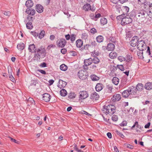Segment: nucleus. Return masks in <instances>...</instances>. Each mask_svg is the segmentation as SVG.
<instances>
[{"label": "nucleus", "mask_w": 152, "mask_h": 152, "mask_svg": "<svg viewBox=\"0 0 152 152\" xmlns=\"http://www.w3.org/2000/svg\"><path fill=\"white\" fill-rule=\"evenodd\" d=\"M148 15V13L147 11L144 10H141L136 17L137 20L140 23L144 22Z\"/></svg>", "instance_id": "obj_1"}, {"label": "nucleus", "mask_w": 152, "mask_h": 152, "mask_svg": "<svg viewBox=\"0 0 152 152\" xmlns=\"http://www.w3.org/2000/svg\"><path fill=\"white\" fill-rule=\"evenodd\" d=\"M115 107L114 105H109L107 106H104L102 110L103 113L106 115L109 114L111 115L115 112Z\"/></svg>", "instance_id": "obj_2"}, {"label": "nucleus", "mask_w": 152, "mask_h": 152, "mask_svg": "<svg viewBox=\"0 0 152 152\" xmlns=\"http://www.w3.org/2000/svg\"><path fill=\"white\" fill-rule=\"evenodd\" d=\"M147 46L144 41L141 40L139 41L137 45V48L140 51L145 50Z\"/></svg>", "instance_id": "obj_3"}, {"label": "nucleus", "mask_w": 152, "mask_h": 152, "mask_svg": "<svg viewBox=\"0 0 152 152\" xmlns=\"http://www.w3.org/2000/svg\"><path fill=\"white\" fill-rule=\"evenodd\" d=\"M46 51V50L44 48L40 47L35 51V56H37L38 58L40 59L41 55L43 53H45Z\"/></svg>", "instance_id": "obj_4"}, {"label": "nucleus", "mask_w": 152, "mask_h": 152, "mask_svg": "<svg viewBox=\"0 0 152 152\" xmlns=\"http://www.w3.org/2000/svg\"><path fill=\"white\" fill-rule=\"evenodd\" d=\"M131 18L129 17H125L122 19L121 22V24L122 25H125L131 23L132 22Z\"/></svg>", "instance_id": "obj_5"}, {"label": "nucleus", "mask_w": 152, "mask_h": 152, "mask_svg": "<svg viewBox=\"0 0 152 152\" xmlns=\"http://www.w3.org/2000/svg\"><path fill=\"white\" fill-rule=\"evenodd\" d=\"M66 43V40L64 39H61L58 40L56 44L58 46L61 48H63L65 45Z\"/></svg>", "instance_id": "obj_6"}, {"label": "nucleus", "mask_w": 152, "mask_h": 152, "mask_svg": "<svg viewBox=\"0 0 152 152\" xmlns=\"http://www.w3.org/2000/svg\"><path fill=\"white\" fill-rule=\"evenodd\" d=\"M138 37L136 36L134 37L131 41V45L132 47H134L137 45L139 42Z\"/></svg>", "instance_id": "obj_7"}, {"label": "nucleus", "mask_w": 152, "mask_h": 152, "mask_svg": "<svg viewBox=\"0 0 152 152\" xmlns=\"http://www.w3.org/2000/svg\"><path fill=\"white\" fill-rule=\"evenodd\" d=\"M79 96L80 99H84L87 98L88 96V94L87 92L86 91H81L79 93Z\"/></svg>", "instance_id": "obj_8"}, {"label": "nucleus", "mask_w": 152, "mask_h": 152, "mask_svg": "<svg viewBox=\"0 0 152 152\" xmlns=\"http://www.w3.org/2000/svg\"><path fill=\"white\" fill-rule=\"evenodd\" d=\"M91 58L85 59L84 60V65H83L84 69H87V66L90 65L92 63Z\"/></svg>", "instance_id": "obj_9"}, {"label": "nucleus", "mask_w": 152, "mask_h": 152, "mask_svg": "<svg viewBox=\"0 0 152 152\" xmlns=\"http://www.w3.org/2000/svg\"><path fill=\"white\" fill-rule=\"evenodd\" d=\"M51 97V96L48 94L45 93L43 94L42 99L45 102H48L50 101Z\"/></svg>", "instance_id": "obj_10"}, {"label": "nucleus", "mask_w": 152, "mask_h": 152, "mask_svg": "<svg viewBox=\"0 0 152 152\" xmlns=\"http://www.w3.org/2000/svg\"><path fill=\"white\" fill-rule=\"evenodd\" d=\"M121 99V95L118 94H115L112 98V100L114 102L120 100Z\"/></svg>", "instance_id": "obj_11"}, {"label": "nucleus", "mask_w": 152, "mask_h": 152, "mask_svg": "<svg viewBox=\"0 0 152 152\" xmlns=\"http://www.w3.org/2000/svg\"><path fill=\"white\" fill-rule=\"evenodd\" d=\"M35 48L36 47L35 45L34 44H33L29 45L28 50L29 52L34 53L35 52V51L37 50Z\"/></svg>", "instance_id": "obj_12"}, {"label": "nucleus", "mask_w": 152, "mask_h": 152, "mask_svg": "<svg viewBox=\"0 0 152 152\" xmlns=\"http://www.w3.org/2000/svg\"><path fill=\"white\" fill-rule=\"evenodd\" d=\"M84 71L83 70H80L78 72V75L80 79L83 80L85 79L86 76L84 75Z\"/></svg>", "instance_id": "obj_13"}, {"label": "nucleus", "mask_w": 152, "mask_h": 152, "mask_svg": "<svg viewBox=\"0 0 152 152\" xmlns=\"http://www.w3.org/2000/svg\"><path fill=\"white\" fill-rule=\"evenodd\" d=\"M26 12L27 14L31 15H34L36 12L35 11L34 9L32 8L30 9L29 8H28L26 9Z\"/></svg>", "instance_id": "obj_14"}, {"label": "nucleus", "mask_w": 152, "mask_h": 152, "mask_svg": "<svg viewBox=\"0 0 152 152\" xmlns=\"http://www.w3.org/2000/svg\"><path fill=\"white\" fill-rule=\"evenodd\" d=\"M66 83L65 82L61 80H59L58 87L60 88H64L66 86Z\"/></svg>", "instance_id": "obj_15"}, {"label": "nucleus", "mask_w": 152, "mask_h": 152, "mask_svg": "<svg viewBox=\"0 0 152 152\" xmlns=\"http://www.w3.org/2000/svg\"><path fill=\"white\" fill-rule=\"evenodd\" d=\"M99 97V94L96 92H94L91 95L90 98L93 100H98Z\"/></svg>", "instance_id": "obj_16"}, {"label": "nucleus", "mask_w": 152, "mask_h": 152, "mask_svg": "<svg viewBox=\"0 0 152 152\" xmlns=\"http://www.w3.org/2000/svg\"><path fill=\"white\" fill-rule=\"evenodd\" d=\"M43 7L41 5L37 4L36 6V10L39 13H41L43 10Z\"/></svg>", "instance_id": "obj_17"}, {"label": "nucleus", "mask_w": 152, "mask_h": 152, "mask_svg": "<svg viewBox=\"0 0 152 152\" xmlns=\"http://www.w3.org/2000/svg\"><path fill=\"white\" fill-rule=\"evenodd\" d=\"M103 88V85L100 83H97L95 87V89L97 91H99L101 90Z\"/></svg>", "instance_id": "obj_18"}, {"label": "nucleus", "mask_w": 152, "mask_h": 152, "mask_svg": "<svg viewBox=\"0 0 152 152\" xmlns=\"http://www.w3.org/2000/svg\"><path fill=\"white\" fill-rule=\"evenodd\" d=\"M115 48V45L112 43H109L108 44L107 49L109 51L113 50Z\"/></svg>", "instance_id": "obj_19"}, {"label": "nucleus", "mask_w": 152, "mask_h": 152, "mask_svg": "<svg viewBox=\"0 0 152 152\" xmlns=\"http://www.w3.org/2000/svg\"><path fill=\"white\" fill-rule=\"evenodd\" d=\"M33 2L31 0L27 1L26 3V5L28 8H30L33 6Z\"/></svg>", "instance_id": "obj_20"}, {"label": "nucleus", "mask_w": 152, "mask_h": 152, "mask_svg": "<svg viewBox=\"0 0 152 152\" xmlns=\"http://www.w3.org/2000/svg\"><path fill=\"white\" fill-rule=\"evenodd\" d=\"M130 91L128 89L124 91L122 93V95L124 97H128L129 95L130 94L129 92Z\"/></svg>", "instance_id": "obj_21"}, {"label": "nucleus", "mask_w": 152, "mask_h": 152, "mask_svg": "<svg viewBox=\"0 0 152 152\" xmlns=\"http://www.w3.org/2000/svg\"><path fill=\"white\" fill-rule=\"evenodd\" d=\"M76 46L78 48H80L83 44V42L80 39L77 40L76 42Z\"/></svg>", "instance_id": "obj_22"}, {"label": "nucleus", "mask_w": 152, "mask_h": 152, "mask_svg": "<svg viewBox=\"0 0 152 152\" xmlns=\"http://www.w3.org/2000/svg\"><path fill=\"white\" fill-rule=\"evenodd\" d=\"M145 88L148 90H150L152 88V84L151 83H147L145 86Z\"/></svg>", "instance_id": "obj_23"}, {"label": "nucleus", "mask_w": 152, "mask_h": 152, "mask_svg": "<svg viewBox=\"0 0 152 152\" xmlns=\"http://www.w3.org/2000/svg\"><path fill=\"white\" fill-rule=\"evenodd\" d=\"M122 10L123 12V14L124 15L127 14L129 10V8L127 6H124L122 7Z\"/></svg>", "instance_id": "obj_24"}, {"label": "nucleus", "mask_w": 152, "mask_h": 152, "mask_svg": "<svg viewBox=\"0 0 152 152\" xmlns=\"http://www.w3.org/2000/svg\"><path fill=\"white\" fill-rule=\"evenodd\" d=\"M117 56V53L113 52H111L109 54L110 57L111 59H114L116 58Z\"/></svg>", "instance_id": "obj_25"}, {"label": "nucleus", "mask_w": 152, "mask_h": 152, "mask_svg": "<svg viewBox=\"0 0 152 152\" xmlns=\"http://www.w3.org/2000/svg\"><path fill=\"white\" fill-rule=\"evenodd\" d=\"M143 88V86L142 84L140 83L138 84L135 88L137 91H141L142 90Z\"/></svg>", "instance_id": "obj_26"}, {"label": "nucleus", "mask_w": 152, "mask_h": 152, "mask_svg": "<svg viewBox=\"0 0 152 152\" xmlns=\"http://www.w3.org/2000/svg\"><path fill=\"white\" fill-rule=\"evenodd\" d=\"M96 41L99 43H101L104 40V37L101 35H99L96 38Z\"/></svg>", "instance_id": "obj_27"}, {"label": "nucleus", "mask_w": 152, "mask_h": 152, "mask_svg": "<svg viewBox=\"0 0 152 152\" xmlns=\"http://www.w3.org/2000/svg\"><path fill=\"white\" fill-rule=\"evenodd\" d=\"M25 48V45L24 43H20L18 44L17 46V48L18 49L20 50H23Z\"/></svg>", "instance_id": "obj_28"}, {"label": "nucleus", "mask_w": 152, "mask_h": 152, "mask_svg": "<svg viewBox=\"0 0 152 152\" xmlns=\"http://www.w3.org/2000/svg\"><path fill=\"white\" fill-rule=\"evenodd\" d=\"M113 83L115 85H117L119 82V79L117 77H114L112 80Z\"/></svg>", "instance_id": "obj_29"}, {"label": "nucleus", "mask_w": 152, "mask_h": 152, "mask_svg": "<svg viewBox=\"0 0 152 152\" xmlns=\"http://www.w3.org/2000/svg\"><path fill=\"white\" fill-rule=\"evenodd\" d=\"M143 51H140L139 50V51L137 52V55L138 56L139 58L142 59L144 58V57L143 56Z\"/></svg>", "instance_id": "obj_30"}, {"label": "nucleus", "mask_w": 152, "mask_h": 152, "mask_svg": "<svg viewBox=\"0 0 152 152\" xmlns=\"http://www.w3.org/2000/svg\"><path fill=\"white\" fill-rule=\"evenodd\" d=\"M129 90L130 91L129 93L130 94H135L136 93V88L134 87H133L132 88H129Z\"/></svg>", "instance_id": "obj_31"}, {"label": "nucleus", "mask_w": 152, "mask_h": 152, "mask_svg": "<svg viewBox=\"0 0 152 152\" xmlns=\"http://www.w3.org/2000/svg\"><path fill=\"white\" fill-rule=\"evenodd\" d=\"M26 27L27 28L31 29L33 28L32 23L31 22H28L26 24Z\"/></svg>", "instance_id": "obj_32"}, {"label": "nucleus", "mask_w": 152, "mask_h": 152, "mask_svg": "<svg viewBox=\"0 0 152 152\" xmlns=\"http://www.w3.org/2000/svg\"><path fill=\"white\" fill-rule=\"evenodd\" d=\"M91 5L90 4L87 3L83 6V9L86 10H88L91 9Z\"/></svg>", "instance_id": "obj_33"}, {"label": "nucleus", "mask_w": 152, "mask_h": 152, "mask_svg": "<svg viewBox=\"0 0 152 152\" xmlns=\"http://www.w3.org/2000/svg\"><path fill=\"white\" fill-rule=\"evenodd\" d=\"M60 93L61 96H64L67 95V92L65 89H62L60 91Z\"/></svg>", "instance_id": "obj_34"}, {"label": "nucleus", "mask_w": 152, "mask_h": 152, "mask_svg": "<svg viewBox=\"0 0 152 152\" xmlns=\"http://www.w3.org/2000/svg\"><path fill=\"white\" fill-rule=\"evenodd\" d=\"M91 60L92 63H94L95 64H97L100 61V60L97 57H94L93 58H91Z\"/></svg>", "instance_id": "obj_35"}, {"label": "nucleus", "mask_w": 152, "mask_h": 152, "mask_svg": "<svg viewBox=\"0 0 152 152\" xmlns=\"http://www.w3.org/2000/svg\"><path fill=\"white\" fill-rule=\"evenodd\" d=\"M76 96V94L74 92H71L68 95V97L70 99H73L75 98Z\"/></svg>", "instance_id": "obj_36"}, {"label": "nucleus", "mask_w": 152, "mask_h": 152, "mask_svg": "<svg viewBox=\"0 0 152 152\" xmlns=\"http://www.w3.org/2000/svg\"><path fill=\"white\" fill-rule=\"evenodd\" d=\"M101 23L102 25L106 24L107 23V19L104 18H102L100 19Z\"/></svg>", "instance_id": "obj_37"}, {"label": "nucleus", "mask_w": 152, "mask_h": 152, "mask_svg": "<svg viewBox=\"0 0 152 152\" xmlns=\"http://www.w3.org/2000/svg\"><path fill=\"white\" fill-rule=\"evenodd\" d=\"M60 69L63 71H65L67 69V66L65 64H63L60 66Z\"/></svg>", "instance_id": "obj_38"}, {"label": "nucleus", "mask_w": 152, "mask_h": 152, "mask_svg": "<svg viewBox=\"0 0 152 152\" xmlns=\"http://www.w3.org/2000/svg\"><path fill=\"white\" fill-rule=\"evenodd\" d=\"M27 102L28 104H33L34 105L35 104V102L34 100L31 97L29 98Z\"/></svg>", "instance_id": "obj_39"}, {"label": "nucleus", "mask_w": 152, "mask_h": 152, "mask_svg": "<svg viewBox=\"0 0 152 152\" xmlns=\"http://www.w3.org/2000/svg\"><path fill=\"white\" fill-rule=\"evenodd\" d=\"M91 77L92 80L94 81L98 80L99 79V78L95 75H91Z\"/></svg>", "instance_id": "obj_40"}, {"label": "nucleus", "mask_w": 152, "mask_h": 152, "mask_svg": "<svg viewBox=\"0 0 152 152\" xmlns=\"http://www.w3.org/2000/svg\"><path fill=\"white\" fill-rule=\"evenodd\" d=\"M45 35V32L43 31H41L39 36V38L40 39L42 38Z\"/></svg>", "instance_id": "obj_41"}, {"label": "nucleus", "mask_w": 152, "mask_h": 152, "mask_svg": "<svg viewBox=\"0 0 152 152\" xmlns=\"http://www.w3.org/2000/svg\"><path fill=\"white\" fill-rule=\"evenodd\" d=\"M91 46V45L88 44H87L85 45L83 47H82L81 48L82 50H88L89 48Z\"/></svg>", "instance_id": "obj_42"}, {"label": "nucleus", "mask_w": 152, "mask_h": 152, "mask_svg": "<svg viewBox=\"0 0 152 152\" xmlns=\"http://www.w3.org/2000/svg\"><path fill=\"white\" fill-rule=\"evenodd\" d=\"M76 37V35L75 34H72L70 35V40L72 42H73L75 39V38Z\"/></svg>", "instance_id": "obj_43"}, {"label": "nucleus", "mask_w": 152, "mask_h": 152, "mask_svg": "<svg viewBox=\"0 0 152 152\" xmlns=\"http://www.w3.org/2000/svg\"><path fill=\"white\" fill-rule=\"evenodd\" d=\"M126 61H130L132 60V58L131 55H127L126 57Z\"/></svg>", "instance_id": "obj_44"}, {"label": "nucleus", "mask_w": 152, "mask_h": 152, "mask_svg": "<svg viewBox=\"0 0 152 152\" xmlns=\"http://www.w3.org/2000/svg\"><path fill=\"white\" fill-rule=\"evenodd\" d=\"M135 126H136L137 127L139 128H141V127L139 125L137 121L135 122L134 124L132 126L131 129H133L135 127Z\"/></svg>", "instance_id": "obj_45"}, {"label": "nucleus", "mask_w": 152, "mask_h": 152, "mask_svg": "<svg viewBox=\"0 0 152 152\" xmlns=\"http://www.w3.org/2000/svg\"><path fill=\"white\" fill-rule=\"evenodd\" d=\"M2 13L4 15L7 16H9L11 14L10 12L9 11L6 12L5 11H3Z\"/></svg>", "instance_id": "obj_46"}, {"label": "nucleus", "mask_w": 152, "mask_h": 152, "mask_svg": "<svg viewBox=\"0 0 152 152\" xmlns=\"http://www.w3.org/2000/svg\"><path fill=\"white\" fill-rule=\"evenodd\" d=\"M117 67L122 71H123L124 70V68L123 66L122 65H118Z\"/></svg>", "instance_id": "obj_47"}, {"label": "nucleus", "mask_w": 152, "mask_h": 152, "mask_svg": "<svg viewBox=\"0 0 152 152\" xmlns=\"http://www.w3.org/2000/svg\"><path fill=\"white\" fill-rule=\"evenodd\" d=\"M112 120L114 121H116L118 120V117L116 115H113L112 117Z\"/></svg>", "instance_id": "obj_48"}, {"label": "nucleus", "mask_w": 152, "mask_h": 152, "mask_svg": "<svg viewBox=\"0 0 152 152\" xmlns=\"http://www.w3.org/2000/svg\"><path fill=\"white\" fill-rule=\"evenodd\" d=\"M90 31L91 33L94 34L97 32V31L96 29L94 28H93L91 29Z\"/></svg>", "instance_id": "obj_49"}, {"label": "nucleus", "mask_w": 152, "mask_h": 152, "mask_svg": "<svg viewBox=\"0 0 152 152\" xmlns=\"http://www.w3.org/2000/svg\"><path fill=\"white\" fill-rule=\"evenodd\" d=\"M138 3L139 4H144L146 2V0H138Z\"/></svg>", "instance_id": "obj_50"}, {"label": "nucleus", "mask_w": 152, "mask_h": 152, "mask_svg": "<svg viewBox=\"0 0 152 152\" xmlns=\"http://www.w3.org/2000/svg\"><path fill=\"white\" fill-rule=\"evenodd\" d=\"M127 124V122L126 121H123L121 124L120 126H126Z\"/></svg>", "instance_id": "obj_51"}, {"label": "nucleus", "mask_w": 152, "mask_h": 152, "mask_svg": "<svg viewBox=\"0 0 152 152\" xmlns=\"http://www.w3.org/2000/svg\"><path fill=\"white\" fill-rule=\"evenodd\" d=\"M9 78L13 82H14L15 80L14 78L13 77V76L12 75L11 72V74H10V76L9 77Z\"/></svg>", "instance_id": "obj_52"}, {"label": "nucleus", "mask_w": 152, "mask_h": 152, "mask_svg": "<svg viewBox=\"0 0 152 152\" xmlns=\"http://www.w3.org/2000/svg\"><path fill=\"white\" fill-rule=\"evenodd\" d=\"M118 59L121 62L123 61L124 60L125 58L122 56H119L118 57Z\"/></svg>", "instance_id": "obj_53"}, {"label": "nucleus", "mask_w": 152, "mask_h": 152, "mask_svg": "<svg viewBox=\"0 0 152 152\" xmlns=\"http://www.w3.org/2000/svg\"><path fill=\"white\" fill-rule=\"evenodd\" d=\"M123 18L122 15L118 16L116 17L117 19L119 20H122V19Z\"/></svg>", "instance_id": "obj_54"}, {"label": "nucleus", "mask_w": 152, "mask_h": 152, "mask_svg": "<svg viewBox=\"0 0 152 152\" xmlns=\"http://www.w3.org/2000/svg\"><path fill=\"white\" fill-rule=\"evenodd\" d=\"M32 18L33 17L30 16H28L27 18V20L28 21V22H32Z\"/></svg>", "instance_id": "obj_55"}, {"label": "nucleus", "mask_w": 152, "mask_h": 152, "mask_svg": "<svg viewBox=\"0 0 152 152\" xmlns=\"http://www.w3.org/2000/svg\"><path fill=\"white\" fill-rule=\"evenodd\" d=\"M92 55L94 57L98 55V53L97 52H95V51H94V52H92Z\"/></svg>", "instance_id": "obj_56"}, {"label": "nucleus", "mask_w": 152, "mask_h": 152, "mask_svg": "<svg viewBox=\"0 0 152 152\" xmlns=\"http://www.w3.org/2000/svg\"><path fill=\"white\" fill-rule=\"evenodd\" d=\"M101 16V14L100 13L97 14H96L95 15V16L94 17V18H95L94 20H96V18H100Z\"/></svg>", "instance_id": "obj_57"}, {"label": "nucleus", "mask_w": 152, "mask_h": 152, "mask_svg": "<svg viewBox=\"0 0 152 152\" xmlns=\"http://www.w3.org/2000/svg\"><path fill=\"white\" fill-rule=\"evenodd\" d=\"M91 45L93 46H96L97 44L95 41H91Z\"/></svg>", "instance_id": "obj_58"}, {"label": "nucleus", "mask_w": 152, "mask_h": 152, "mask_svg": "<svg viewBox=\"0 0 152 152\" xmlns=\"http://www.w3.org/2000/svg\"><path fill=\"white\" fill-rule=\"evenodd\" d=\"M81 113L82 114H84L86 115H87L88 116L90 115H91L89 114L88 113L84 110H82L81 111Z\"/></svg>", "instance_id": "obj_59"}, {"label": "nucleus", "mask_w": 152, "mask_h": 152, "mask_svg": "<svg viewBox=\"0 0 152 152\" xmlns=\"http://www.w3.org/2000/svg\"><path fill=\"white\" fill-rule=\"evenodd\" d=\"M55 47V45H54L51 44L48 46L47 47V49L49 50L51 48H54Z\"/></svg>", "instance_id": "obj_60"}, {"label": "nucleus", "mask_w": 152, "mask_h": 152, "mask_svg": "<svg viewBox=\"0 0 152 152\" xmlns=\"http://www.w3.org/2000/svg\"><path fill=\"white\" fill-rule=\"evenodd\" d=\"M66 49L65 48L62 49L61 50V53L63 54H65L66 52Z\"/></svg>", "instance_id": "obj_61"}, {"label": "nucleus", "mask_w": 152, "mask_h": 152, "mask_svg": "<svg viewBox=\"0 0 152 152\" xmlns=\"http://www.w3.org/2000/svg\"><path fill=\"white\" fill-rule=\"evenodd\" d=\"M40 66L42 67H45L46 66V64L45 62H43L41 63L40 65Z\"/></svg>", "instance_id": "obj_62"}, {"label": "nucleus", "mask_w": 152, "mask_h": 152, "mask_svg": "<svg viewBox=\"0 0 152 152\" xmlns=\"http://www.w3.org/2000/svg\"><path fill=\"white\" fill-rule=\"evenodd\" d=\"M70 54L71 55L75 56L77 55L75 51H71L70 52Z\"/></svg>", "instance_id": "obj_63"}, {"label": "nucleus", "mask_w": 152, "mask_h": 152, "mask_svg": "<svg viewBox=\"0 0 152 152\" xmlns=\"http://www.w3.org/2000/svg\"><path fill=\"white\" fill-rule=\"evenodd\" d=\"M10 139L12 141L16 143H18V141H17L16 140H15V139H14L11 137H10Z\"/></svg>", "instance_id": "obj_64"}]
</instances>
